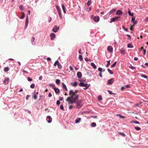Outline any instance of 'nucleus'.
<instances>
[{"instance_id": "1", "label": "nucleus", "mask_w": 148, "mask_h": 148, "mask_svg": "<svg viewBox=\"0 0 148 148\" xmlns=\"http://www.w3.org/2000/svg\"><path fill=\"white\" fill-rule=\"evenodd\" d=\"M78 92L77 90H75V91L73 90L70 91L69 94L71 96L68 97L66 99V101L68 102V104H72L78 100L79 95L77 94Z\"/></svg>"}, {"instance_id": "2", "label": "nucleus", "mask_w": 148, "mask_h": 148, "mask_svg": "<svg viewBox=\"0 0 148 148\" xmlns=\"http://www.w3.org/2000/svg\"><path fill=\"white\" fill-rule=\"evenodd\" d=\"M77 101L75 103L76 104V107L77 108H81L83 105L82 102L83 101L82 100H80L78 101Z\"/></svg>"}, {"instance_id": "3", "label": "nucleus", "mask_w": 148, "mask_h": 148, "mask_svg": "<svg viewBox=\"0 0 148 148\" xmlns=\"http://www.w3.org/2000/svg\"><path fill=\"white\" fill-rule=\"evenodd\" d=\"M120 16H115L114 18H112L111 19V21L110 23H112L115 21H118L120 20Z\"/></svg>"}, {"instance_id": "4", "label": "nucleus", "mask_w": 148, "mask_h": 148, "mask_svg": "<svg viewBox=\"0 0 148 148\" xmlns=\"http://www.w3.org/2000/svg\"><path fill=\"white\" fill-rule=\"evenodd\" d=\"M59 27L56 25H55L52 29V31L54 32H57L58 30L59 29Z\"/></svg>"}, {"instance_id": "5", "label": "nucleus", "mask_w": 148, "mask_h": 148, "mask_svg": "<svg viewBox=\"0 0 148 148\" xmlns=\"http://www.w3.org/2000/svg\"><path fill=\"white\" fill-rule=\"evenodd\" d=\"M88 85H89V84H88L87 83H85L83 82H80L79 84V86H80L86 87Z\"/></svg>"}, {"instance_id": "6", "label": "nucleus", "mask_w": 148, "mask_h": 148, "mask_svg": "<svg viewBox=\"0 0 148 148\" xmlns=\"http://www.w3.org/2000/svg\"><path fill=\"white\" fill-rule=\"evenodd\" d=\"M93 20L97 22L99 21V18L98 16H96L94 17Z\"/></svg>"}, {"instance_id": "7", "label": "nucleus", "mask_w": 148, "mask_h": 148, "mask_svg": "<svg viewBox=\"0 0 148 148\" xmlns=\"http://www.w3.org/2000/svg\"><path fill=\"white\" fill-rule=\"evenodd\" d=\"M9 80V79L8 77L5 78L3 81V84H7Z\"/></svg>"}, {"instance_id": "8", "label": "nucleus", "mask_w": 148, "mask_h": 148, "mask_svg": "<svg viewBox=\"0 0 148 148\" xmlns=\"http://www.w3.org/2000/svg\"><path fill=\"white\" fill-rule=\"evenodd\" d=\"M114 80L113 78L109 80L108 81V84H112L114 82Z\"/></svg>"}, {"instance_id": "9", "label": "nucleus", "mask_w": 148, "mask_h": 148, "mask_svg": "<svg viewBox=\"0 0 148 148\" xmlns=\"http://www.w3.org/2000/svg\"><path fill=\"white\" fill-rule=\"evenodd\" d=\"M107 49L108 51L110 53H112L113 51V48L112 46H109L107 48Z\"/></svg>"}, {"instance_id": "10", "label": "nucleus", "mask_w": 148, "mask_h": 148, "mask_svg": "<svg viewBox=\"0 0 148 148\" xmlns=\"http://www.w3.org/2000/svg\"><path fill=\"white\" fill-rule=\"evenodd\" d=\"M123 14V12L120 10H119L117 11L116 14L118 15H121Z\"/></svg>"}, {"instance_id": "11", "label": "nucleus", "mask_w": 148, "mask_h": 148, "mask_svg": "<svg viewBox=\"0 0 148 148\" xmlns=\"http://www.w3.org/2000/svg\"><path fill=\"white\" fill-rule=\"evenodd\" d=\"M50 36L51 37V39L53 40L56 37L55 34L53 33H52L50 34Z\"/></svg>"}, {"instance_id": "12", "label": "nucleus", "mask_w": 148, "mask_h": 148, "mask_svg": "<svg viewBox=\"0 0 148 148\" xmlns=\"http://www.w3.org/2000/svg\"><path fill=\"white\" fill-rule=\"evenodd\" d=\"M119 50L121 54L124 55L125 53V50L123 48H121Z\"/></svg>"}, {"instance_id": "13", "label": "nucleus", "mask_w": 148, "mask_h": 148, "mask_svg": "<svg viewBox=\"0 0 148 148\" xmlns=\"http://www.w3.org/2000/svg\"><path fill=\"white\" fill-rule=\"evenodd\" d=\"M47 119H49V120L48 121V122L49 123H51L52 121V118L51 116H47Z\"/></svg>"}, {"instance_id": "14", "label": "nucleus", "mask_w": 148, "mask_h": 148, "mask_svg": "<svg viewBox=\"0 0 148 148\" xmlns=\"http://www.w3.org/2000/svg\"><path fill=\"white\" fill-rule=\"evenodd\" d=\"M77 76L78 78H80L82 77L81 73L80 72H78L77 73Z\"/></svg>"}, {"instance_id": "15", "label": "nucleus", "mask_w": 148, "mask_h": 148, "mask_svg": "<svg viewBox=\"0 0 148 148\" xmlns=\"http://www.w3.org/2000/svg\"><path fill=\"white\" fill-rule=\"evenodd\" d=\"M28 24V16H26V18L25 21V27L26 28Z\"/></svg>"}, {"instance_id": "16", "label": "nucleus", "mask_w": 148, "mask_h": 148, "mask_svg": "<svg viewBox=\"0 0 148 148\" xmlns=\"http://www.w3.org/2000/svg\"><path fill=\"white\" fill-rule=\"evenodd\" d=\"M54 89L56 94H59L60 93V92L59 89L55 87L54 88Z\"/></svg>"}, {"instance_id": "17", "label": "nucleus", "mask_w": 148, "mask_h": 148, "mask_svg": "<svg viewBox=\"0 0 148 148\" xmlns=\"http://www.w3.org/2000/svg\"><path fill=\"white\" fill-rule=\"evenodd\" d=\"M35 39V38L34 37H32V39L31 40V41L32 42V44L33 45H34L35 44V42H34V40Z\"/></svg>"}, {"instance_id": "18", "label": "nucleus", "mask_w": 148, "mask_h": 148, "mask_svg": "<svg viewBox=\"0 0 148 148\" xmlns=\"http://www.w3.org/2000/svg\"><path fill=\"white\" fill-rule=\"evenodd\" d=\"M63 87L64 88L66 91H67V89L65 85L63 83H62Z\"/></svg>"}, {"instance_id": "19", "label": "nucleus", "mask_w": 148, "mask_h": 148, "mask_svg": "<svg viewBox=\"0 0 148 148\" xmlns=\"http://www.w3.org/2000/svg\"><path fill=\"white\" fill-rule=\"evenodd\" d=\"M91 65L94 69H96L97 68V66L93 63H91Z\"/></svg>"}, {"instance_id": "20", "label": "nucleus", "mask_w": 148, "mask_h": 148, "mask_svg": "<svg viewBox=\"0 0 148 148\" xmlns=\"http://www.w3.org/2000/svg\"><path fill=\"white\" fill-rule=\"evenodd\" d=\"M81 119V118H77L76 120L75 123H77L79 122L80 121Z\"/></svg>"}, {"instance_id": "21", "label": "nucleus", "mask_w": 148, "mask_h": 148, "mask_svg": "<svg viewBox=\"0 0 148 148\" xmlns=\"http://www.w3.org/2000/svg\"><path fill=\"white\" fill-rule=\"evenodd\" d=\"M96 124L95 122H93L91 124V126L92 127H94L96 126Z\"/></svg>"}, {"instance_id": "22", "label": "nucleus", "mask_w": 148, "mask_h": 148, "mask_svg": "<svg viewBox=\"0 0 148 148\" xmlns=\"http://www.w3.org/2000/svg\"><path fill=\"white\" fill-rule=\"evenodd\" d=\"M10 69L8 67H5L4 68V71L6 72H7Z\"/></svg>"}, {"instance_id": "23", "label": "nucleus", "mask_w": 148, "mask_h": 148, "mask_svg": "<svg viewBox=\"0 0 148 148\" xmlns=\"http://www.w3.org/2000/svg\"><path fill=\"white\" fill-rule=\"evenodd\" d=\"M74 87H76L77 85V82H75L74 83H72L71 84Z\"/></svg>"}, {"instance_id": "24", "label": "nucleus", "mask_w": 148, "mask_h": 148, "mask_svg": "<svg viewBox=\"0 0 148 148\" xmlns=\"http://www.w3.org/2000/svg\"><path fill=\"white\" fill-rule=\"evenodd\" d=\"M116 10V9H113L112 10H111L110 12V14H112L114 13L115 11Z\"/></svg>"}, {"instance_id": "25", "label": "nucleus", "mask_w": 148, "mask_h": 148, "mask_svg": "<svg viewBox=\"0 0 148 148\" xmlns=\"http://www.w3.org/2000/svg\"><path fill=\"white\" fill-rule=\"evenodd\" d=\"M127 47L128 48H132L133 47V46L131 44L129 43L127 45Z\"/></svg>"}, {"instance_id": "26", "label": "nucleus", "mask_w": 148, "mask_h": 148, "mask_svg": "<svg viewBox=\"0 0 148 148\" xmlns=\"http://www.w3.org/2000/svg\"><path fill=\"white\" fill-rule=\"evenodd\" d=\"M141 75V76L145 78H147L148 77V76L146 75H143L142 74H140Z\"/></svg>"}, {"instance_id": "27", "label": "nucleus", "mask_w": 148, "mask_h": 148, "mask_svg": "<svg viewBox=\"0 0 148 148\" xmlns=\"http://www.w3.org/2000/svg\"><path fill=\"white\" fill-rule=\"evenodd\" d=\"M60 81L59 79H56V82L57 84H59L60 83Z\"/></svg>"}, {"instance_id": "28", "label": "nucleus", "mask_w": 148, "mask_h": 148, "mask_svg": "<svg viewBox=\"0 0 148 148\" xmlns=\"http://www.w3.org/2000/svg\"><path fill=\"white\" fill-rule=\"evenodd\" d=\"M58 68L59 69H61L62 68V66L61 65V64L59 62L58 63Z\"/></svg>"}, {"instance_id": "29", "label": "nucleus", "mask_w": 148, "mask_h": 148, "mask_svg": "<svg viewBox=\"0 0 148 148\" xmlns=\"http://www.w3.org/2000/svg\"><path fill=\"white\" fill-rule=\"evenodd\" d=\"M79 59L81 61H82L83 60L82 56L81 55H79Z\"/></svg>"}, {"instance_id": "30", "label": "nucleus", "mask_w": 148, "mask_h": 148, "mask_svg": "<svg viewBox=\"0 0 148 148\" xmlns=\"http://www.w3.org/2000/svg\"><path fill=\"white\" fill-rule=\"evenodd\" d=\"M128 13L129 15L131 16H134V14L133 13H131L130 11H129L128 12Z\"/></svg>"}, {"instance_id": "31", "label": "nucleus", "mask_w": 148, "mask_h": 148, "mask_svg": "<svg viewBox=\"0 0 148 148\" xmlns=\"http://www.w3.org/2000/svg\"><path fill=\"white\" fill-rule=\"evenodd\" d=\"M56 8L57 10V11H58V12H60V8L59 6H56Z\"/></svg>"}, {"instance_id": "32", "label": "nucleus", "mask_w": 148, "mask_h": 148, "mask_svg": "<svg viewBox=\"0 0 148 148\" xmlns=\"http://www.w3.org/2000/svg\"><path fill=\"white\" fill-rule=\"evenodd\" d=\"M35 86V85L34 84H32L30 85V88H34Z\"/></svg>"}, {"instance_id": "33", "label": "nucleus", "mask_w": 148, "mask_h": 148, "mask_svg": "<svg viewBox=\"0 0 148 148\" xmlns=\"http://www.w3.org/2000/svg\"><path fill=\"white\" fill-rule=\"evenodd\" d=\"M19 8L21 10H23L24 9V7L22 5H20L19 6Z\"/></svg>"}, {"instance_id": "34", "label": "nucleus", "mask_w": 148, "mask_h": 148, "mask_svg": "<svg viewBox=\"0 0 148 148\" xmlns=\"http://www.w3.org/2000/svg\"><path fill=\"white\" fill-rule=\"evenodd\" d=\"M49 86L52 87L53 88L55 87V85L53 84H49Z\"/></svg>"}, {"instance_id": "35", "label": "nucleus", "mask_w": 148, "mask_h": 148, "mask_svg": "<svg viewBox=\"0 0 148 148\" xmlns=\"http://www.w3.org/2000/svg\"><path fill=\"white\" fill-rule=\"evenodd\" d=\"M108 71L110 74H113V72L110 69H108Z\"/></svg>"}, {"instance_id": "36", "label": "nucleus", "mask_w": 148, "mask_h": 148, "mask_svg": "<svg viewBox=\"0 0 148 148\" xmlns=\"http://www.w3.org/2000/svg\"><path fill=\"white\" fill-rule=\"evenodd\" d=\"M116 62H115L111 66V67H114L116 65Z\"/></svg>"}, {"instance_id": "37", "label": "nucleus", "mask_w": 148, "mask_h": 148, "mask_svg": "<svg viewBox=\"0 0 148 148\" xmlns=\"http://www.w3.org/2000/svg\"><path fill=\"white\" fill-rule=\"evenodd\" d=\"M59 62L58 61H56L54 64V66H56L57 65H58V63Z\"/></svg>"}, {"instance_id": "38", "label": "nucleus", "mask_w": 148, "mask_h": 148, "mask_svg": "<svg viewBox=\"0 0 148 148\" xmlns=\"http://www.w3.org/2000/svg\"><path fill=\"white\" fill-rule=\"evenodd\" d=\"M107 62L108 63H107V64L106 65V67H108L109 65L110 64V60L107 61Z\"/></svg>"}, {"instance_id": "39", "label": "nucleus", "mask_w": 148, "mask_h": 148, "mask_svg": "<svg viewBox=\"0 0 148 148\" xmlns=\"http://www.w3.org/2000/svg\"><path fill=\"white\" fill-rule=\"evenodd\" d=\"M58 13L59 15V16L60 18L61 19H62V16L61 15V14L60 12H58Z\"/></svg>"}, {"instance_id": "40", "label": "nucleus", "mask_w": 148, "mask_h": 148, "mask_svg": "<svg viewBox=\"0 0 148 148\" xmlns=\"http://www.w3.org/2000/svg\"><path fill=\"white\" fill-rule=\"evenodd\" d=\"M108 92L109 93L110 95H112V94H114L115 95V94L113 93L112 91H110L109 90H108Z\"/></svg>"}, {"instance_id": "41", "label": "nucleus", "mask_w": 148, "mask_h": 148, "mask_svg": "<svg viewBox=\"0 0 148 148\" xmlns=\"http://www.w3.org/2000/svg\"><path fill=\"white\" fill-rule=\"evenodd\" d=\"M90 2H91V1L90 0H88L87 3V5H88V6H89L90 5Z\"/></svg>"}, {"instance_id": "42", "label": "nucleus", "mask_w": 148, "mask_h": 148, "mask_svg": "<svg viewBox=\"0 0 148 148\" xmlns=\"http://www.w3.org/2000/svg\"><path fill=\"white\" fill-rule=\"evenodd\" d=\"M135 128L137 130H140V128L138 127H135Z\"/></svg>"}, {"instance_id": "43", "label": "nucleus", "mask_w": 148, "mask_h": 148, "mask_svg": "<svg viewBox=\"0 0 148 148\" xmlns=\"http://www.w3.org/2000/svg\"><path fill=\"white\" fill-rule=\"evenodd\" d=\"M132 122H133L134 123H136V124H139V122L138 121H131Z\"/></svg>"}, {"instance_id": "44", "label": "nucleus", "mask_w": 148, "mask_h": 148, "mask_svg": "<svg viewBox=\"0 0 148 148\" xmlns=\"http://www.w3.org/2000/svg\"><path fill=\"white\" fill-rule=\"evenodd\" d=\"M25 14L24 13H23V15H22L21 18V19H23L24 18V17H25Z\"/></svg>"}, {"instance_id": "45", "label": "nucleus", "mask_w": 148, "mask_h": 148, "mask_svg": "<svg viewBox=\"0 0 148 148\" xmlns=\"http://www.w3.org/2000/svg\"><path fill=\"white\" fill-rule=\"evenodd\" d=\"M33 97L35 100L37 98V95L35 94L33 96Z\"/></svg>"}, {"instance_id": "46", "label": "nucleus", "mask_w": 148, "mask_h": 148, "mask_svg": "<svg viewBox=\"0 0 148 148\" xmlns=\"http://www.w3.org/2000/svg\"><path fill=\"white\" fill-rule=\"evenodd\" d=\"M119 133L121 135H122V136H125V134L123 133L120 132V133Z\"/></svg>"}, {"instance_id": "47", "label": "nucleus", "mask_w": 148, "mask_h": 148, "mask_svg": "<svg viewBox=\"0 0 148 148\" xmlns=\"http://www.w3.org/2000/svg\"><path fill=\"white\" fill-rule=\"evenodd\" d=\"M90 86V85L89 84V85L88 86H86L85 87V88H84V90H86Z\"/></svg>"}, {"instance_id": "48", "label": "nucleus", "mask_w": 148, "mask_h": 148, "mask_svg": "<svg viewBox=\"0 0 148 148\" xmlns=\"http://www.w3.org/2000/svg\"><path fill=\"white\" fill-rule=\"evenodd\" d=\"M60 108L61 109H62V110H64V107H63V105H61L60 106Z\"/></svg>"}, {"instance_id": "49", "label": "nucleus", "mask_w": 148, "mask_h": 148, "mask_svg": "<svg viewBox=\"0 0 148 148\" xmlns=\"http://www.w3.org/2000/svg\"><path fill=\"white\" fill-rule=\"evenodd\" d=\"M27 79L28 81H31L32 80V79L30 78L29 77H27Z\"/></svg>"}, {"instance_id": "50", "label": "nucleus", "mask_w": 148, "mask_h": 148, "mask_svg": "<svg viewBox=\"0 0 148 148\" xmlns=\"http://www.w3.org/2000/svg\"><path fill=\"white\" fill-rule=\"evenodd\" d=\"M56 104L57 105H59L60 104V102L59 100H57L56 102Z\"/></svg>"}, {"instance_id": "51", "label": "nucleus", "mask_w": 148, "mask_h": 148, "mask_svg": "<svg viewBox=\"0 0 148 148\" xmlns=\"http://www.w3.org/2000/svg\"><path fill=\"white\" fill-rule=\"evenodd\" d=\"M98 70L100 72H101L102 69L101 68L99 67L98 68Z\"/></svg>"}, {"instance_id": "52", "label": "nucleus", "mask_w": 148, "mask_h": 148, "mask_svg": "<svg viewBox=\"0 0 148 148\" xmlns=\"http://www.w3.org/2000/svg\"><path fill=\"white\" fill-rule=\"evenodd\" d=\"M98 99L100 100H101L102 99V97L101 96H99L98 97Z\"/></svg>"}, {"instance_id": "53", "label": "nucleus", "mask_w": 148, "mask_h": 148, "mask_svg": "<svg viewBox=\"0 0 148 148\" xmlns=\"http://www.w3.org/2000/svg\"><path fill=\"white\" fill-rule=\"evenodd\" d=\"M30 97V96L29 95H27L26 97V100H28L29 99V97Z\"/></svg>"}, {"instance_id": "54", "label": "nucleus", "mask_w": 148, "mask_h": 148, "mask_svg": "<svg viewBox=\"0 0 148 148\" xmlns=\"http://www.w3.org/2000/svg\"><path fill=\"white\" fill-rule=\"evenodd\" d=\"M135 19V17H133L132 19V22L134 21V20Z\"/></svg>"}, {"instance_id": "55", "label": "nucleus", "mask_w": 148, "mask_h": 148, "mask_svg": "<svg viewBox=\"0 0 148 148\" xmlns=\"http://www.w3.org/2000/svg\"><path fill=\"white\" fill-rule=\"evenodd\" d=\"M117 115L118 116H120V118H125L124 117V116H121V115H120V114H118Z\"/></svg>"}, {"instance_id": "56", "label": "nucleus", "mask_w": 148, "mask_h": 148, "mask_svg": "<svg viewBox=\"0 0 148 148\" xmlns=\"http://www.w3.org/2000/svg\"><path fill=\"white\" fill-rule=\"evenodd\" d=\"M73 107V106L71 105L69 106V109H72Z\"/></svg>"}, {"instance_id": "57", "label": "nucleus", "mask_w": 148, "mask_h": 148, "mask_svg": "<svg viewBox=\"0 0 148 148\" xmlns=\"http://www.w3.org/2000/svg\"><path fill=\"white\" fill-rule=\"evenodd\" d=\"M125 88V87L124 86H122L121 88V90H123Z\"/></svg>"}, {"instance_id": "58", "label": "nucleus", "mask_w": 148, "mask_h": 148, "mask_svg": "<svg viewBox=\"0 0 148 148\" xmlns=\"http://www.w3.org/2000/svg\"><path fill=\"white\" fill-rule=\"evenodd\" d=\"M62 9L63 10L64 9H65V7L64 5L63 4H62Z\"/></svg>"}, {"instance_id": "59", "label": "nucleus", "mask_w": 148, "mask_h": 148, "mask_svg": "<svg viewBox=\"0 0 148 148\" xmlns=\"http://www.w3.org/2000/svg\"><path fill=\"white\" fill-rule=\"evenodd\" d=\"M52 96V94L50 92L49 93L48 95V96L49 97H51Z\"/></svg>"}, {"instance_id": "60", "label": "nucleus", "mask_w": 148, "mask_h": 148, "mask_svg": "<svg viewBox=\"0 0 148 148\" xmlns=\"http://www.w3.org/2000/svg\"><path fill=\"white\" fill-rule=\"evenodd\" d=\"M145 21L146 22H148V17H147L145 18Z\"/></svg>"}, {"instance_id": "61", "label": "nucleus", "mask_w": 148, "mask_h": 148, "mask_svg": "<svg viewBox=\"0 0 148 148\" xmlns=\"http://www.w3.org/2000/svg\"><path fill=\"white\" fill-rule=\"evenodd\" d=\"M143 51L144 52L143 54L145 55L146 52V50L145 49H143Z\"/></svg>"}, {"instance_id": "62", "label": "nucleus", "mask_w": 148, "mask_h": 148, "mask_svg": "<svg viewBox=\"0 0 148 148\" xmlns=\"http://www.w3.org/2000/svg\"><path fill=\"white\" fill-rule=\"evenodd\" d=\"M138 58H137V57H135L134 58V60H135V61H136L137 60H138Z\"/></svg>"}, {"instance_id": "63", "label": "nucleus", "mask_w": 148, "mask_h": 148, "mask_svg": "<svg viewBox=\"0 0 148 148\" xmlns=\"http://www.w3.org/2000/svg\"><path fill=\"white\" fill-rule=\"evenodd\" d=\"M59 100L60 101H62L63 100V98L62 97H60Z\"/></svg>"}, {"instance_id": "64", "label": "nucleus", "mask_w": 148, "mask_h": 148, "mask_svg": "<svg viewBox=\"0 0 148 148\" xmlns=\"http://www.w3.org/2000/svg\"><path fill=\"white\" fill-rule=\"evenodd\" d=\"M69 68L71 71H72L73 69V68L71 66H70Z\"/></svg>"}]
</instances>
